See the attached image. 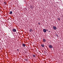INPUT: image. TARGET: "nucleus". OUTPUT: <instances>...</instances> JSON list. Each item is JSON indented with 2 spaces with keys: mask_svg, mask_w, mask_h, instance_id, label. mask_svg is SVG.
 Listing matches in <instances>:
<instances>
[{
  "mask_svg": "<svg viewBox=\"0 0 63 63\" xmlns=\"http://www.w3.org/2000/svg\"><path fill=\"white\" fill-rule=\"evenodd\" d=\"M4 3L5 5H6L7 4V2H4Z\"/></svg>",
  "mask_w": 63,
  "mask_h": 63,
  "instance_id": "1a4fd4ad",
  "label": "nucleus"
},
{
  "mask_svg": "<svg viewBox=\"0 0 63 63\" xmlns=\"http://www.w3.org/2000/svg\"><path fill=\"white\" fill-rule=\"evenodd\" d=\"M10 14H13V12L12 11H11L9 13Z\"/></svg>",
  "mask_w": 63,
  "mask_h": 63,
  "instance_id": "6e6552de",
  "label": "nucleus"
},
{
  "mask_svg": "<svg viewBox=\"0 0 63 63\" xmlns=\"http://www.w3.org/2000/svg\"><path fill=\"white\" fill-rule=\"evenodd\" d=\"M56 36H57V37H58V35L57 34H56Z\"/></svg>",
  "mask_w": 63,
  "mask_h": 63,
  "instance_id": "4468645a",
  "label": "nucleus"
},
{
  "mask_svg": "<svg viewBox=\"0 0 63 63\" xmlns=\"http://www.w3.org/2000/svg\"><path fill=\"white\" fill-rule=\"evenodd\" d=\"M46 31H48V30L47 29Z\"/></svg>",
  "mask_w": 63,
  "mask_h": 63,
  "instance_id": "dca6fc26",
  "label": "nucleus"
},
{
  "mask_svg": "<svg viewBox=\"0 0 63 63\" xmlns=\"http://www.w3.org/2000/svg\"><path fill=\"white\" fill-rule=\"evenodd\" d=\"M41 47H45V46L44 44H42L41 45Z\"/></svg>",
  "mask_w": 63,
  "mask_h": 63,
  "instance_id": "20e7f679",
  "label": "nucleus"
},
{
  "mask_svg": "<svg viewBox=\"0 0 63 63\" xmlns=\"http://www.w3.org/2000/svg\"><path fill=\"white\" fill-rule=\"evenodd\" d=\"M32 31V30L31 29H30L29 31V32H30L31 33V31Z\"/></svg>",
  "mask_w": 63,
  "mask_h": 63,
  "instance_id": "0eeeda50",
  "label": "nucleus"
},
{
  "mask_svg": "<svg viewBox=\"0 0 63 63\" xmlns=\"http://www.w3.org/2000/svg\"><path fill=\"white\" fill-rule=\"evenodd\" d=\"M0 49H1V48H0Z\"/></svg>",
  "mask_w": 63,
  "mask_h": 63,
  "instance_id": "6ab92c4d",
  "label": "nucleus"
},
{
  "mask_svg": "<svg viewBox=\"0 0 63 63\" xmlns=\"http://www.w3.org/2000/svg\"><path fill=\"white\" fill-rule=\"evenodd\" d=\"M49 47L50 48H53V47H52V46L50 45L49 46Z\"/></svg>",
  "mask_w": 63,
  "mask_h": 63,
  "instance_id": "f257e3e1",
  "label": "nucleus"
},
{
  "mask_svg": "<svg viewBox=\"0 0 63 63\" xmlns=\"http://www.w3.org/2000/svg\"><path fill=\"white\" fill-rule=\"evenodd\" d=\"M50 31H49V33H50Z\"/></svg>",
  "mask_w": 63,
  "mask_h": 63,
  "instance_id": "a211bd4d",
  "label": "nucleus"
},
{
  "mask_svg": "<svg viewBox=\"0 0 63 63\" xmlns=\"http://www.w3.org/2000/svg\"><path fill=\"white\" fill-rule=\"evenodd\" d=\"M17 50L18 51V50H19L18 49H17Z\"/></svg>",
  "mask_w": 63,
  "mask_h": 63,
  "instance_id": "f3484780",
  "label": "nucleus"
},
{
  "mask_svg": "<svg viewBox=\"0 0 63 63\" xmlns=\"http://www.w3.org/2000/svg\"><path fill=\"white\" fill-rule=\"evenodd\" d=\"M43 31L44 33H46V32H47V30L45 29H44L43 30Z\"/></svg>",
  "mask_w": 63,
  "mask_h": 63,
  "instance_id": "7ed1b4c3",
  "label": "nucleus"
},
{
  "mask_svg": "<svg viewBox=\"0 0 63 63\" xmlns=\"http://www.w3.org/2000/svg\"><path fill=\"white\" fill-rule=\"evenodd\" d=\"M38 24L39 25H40V24H40V23L39 22L38 23Z\"/></svg>",
  "mask_w": 63,
  "mask_h": 63,
  "instance_id": "2eb2a0df",
  "label": "nucleus"
},
{
  "mask_svg": "<svg viewBox=\"0 0 63 63\" xmlns=\"http://www.w3.org/2000/svg\"><path fill=\"white\" fill-rule=\"evenodd\" d=\"M22 45L24 47H25L26 46L25 44H23Z\"/></svg>",
  "mask_w": 63,
  "mask_h": 63,
  "instance_id": "423d86ee",
  "label": "nucleus"
},
{
  "mask_svg": "<svg viewBox=\"0 0 63 63\" xmlns=\"http://www.w3.org/2000/svg\"><path fill=\"white\" fill-rule=\"evenodd\" d=\"M57 19L58 20H59V21H60V18H57Z\"/></svg>",
  "mask_w": 63,
  "mask_h": 63,
  "instance_id": "9b49d317",
  "label": "nucleus"
},
{
  "mask_svg": "<svg viewBox=\"0 0 63 63\" xmlns=\"http://www.w3.org/2000/svg\"><path fill=\"white\" fill-rule=\"evenodd\" d=\"M43 42L44 43H45V42H46V40H45V39H43Z\"/></svg>",
  "mask_w": 63,
  "mask_h": 63,
  "instance_id": "9d476101",
  "label": "nucleus"
},
{
  "mask_svg": "<svg viewBox=\"0 0 63 63\" xmlns=\"http://www.w3.org/2000/svg\"><path fill=\"white\" fill-rule=\"evenodd\" d=\"M25 61H28V60H27V59H25Z\"/></svg>",
  "mask_w": 63,
  "mask_h": 63,
  "instance_id": "ddd939ff",
  "label": "nucleus"
},
{
  "mask_svg": "<svg viewBox=\"0 0 63 63\" xmlns=\"http://www.w3.org/2000/svg\"><path fill=\"white\" fill-rule=\"evenodd\" d=\"M33 56L34 57H36V55H33Z\"/></svg>",
  "mask_w": 63,
  "mask_h": 63,
  "instance_id": "f8f14e48",
  "label": "nucleus"
},
{
  "mask_svg": "<svg viewBox=\"0 0 63 63\" xmlns=\"http://www.w3.org/2000/svg\"><path fill=\"white\" fill-rule=\"evenodd\" d=\"M53 29L54 30H56L57 28H56V27H55L53 26Z\"/></svg>",
  "mask_w": 63,
  "mask_h": 63,
  "instance_id": "39448f33",
  "label": "nucleus"
},
{
  "mask_svg": "<svg viewBox=\"0 0 63 63\" xmlns=\"http://www.w3.org/2000/svg\"><path fill=\"white\" fill-rule=\"evenodd\" d=\"M14 32H16V30L15 29H13L12 30Z\"/></svg>",
  "mask_w": 63,
  "mask_h": 63,
  "instance_id": "f03ea898",
  "label": "nucleus"
}]
</instances>
